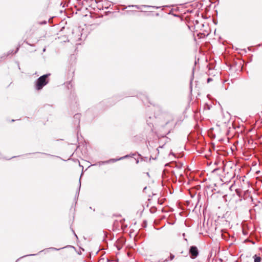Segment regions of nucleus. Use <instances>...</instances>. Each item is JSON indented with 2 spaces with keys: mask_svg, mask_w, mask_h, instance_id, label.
I'll use <instances>...</instances> for the list:
<instances>
[{
  "mask_svg": "<svg viewBox=\"0 0 262 262\" xmlns=\"http://www.w3.org/2000/svg\"><path fill=\"white\" fill-rule=\"evenodd\" d=\"M50 75V74L43 75L38 78L36 83L35 87L36 90H40L48 83L47 78Z\"/></svg>",
  "mask_w": 262,
  "mask_h": 262,
  "instance_id": "nucleus-1",
  "label": "nucleus"
},
{
  "mask_svg": "<svg viewBox=\"0 0 262 262\" xmlns=\"http://www.w3.org/2000/svg\"><path fill=\"white\" fill-rule=\"evenodd\" d=\"M174 127V122L172 119H169L160 128V132H164L165 134H169Z\"/></svg>",
  "mask_w": 262,
  "mask_h": 262,
  "instance_id": "nucleus-2",
  "label": "nucleus"
},
{
  "mask_svg": "<svg viewBox=\"0 0 262 262\" xmlns=\"http://www.w3.org/2000/svg\"><path fill=\"white\" fill-rule=\"evenodd\" d=\"M198 28H208L207 24L205 23L204 20L207 18V16H204L203 13L200 11L198 12Z\"/></svg>",
  "mask_w": 262,
  "mask_h": 262,
  "instance_id": "nucleus-3",
  "label": "nucleus"
},
{
  "mask_svg": "<svg viewBox=\"0 0 262 262\" xmlns=\"http://www.w3.org/2000/svg\"><path fill=\"white\" fill-rule=\"evenodd\" d=\"M189 252L191 254L192 258H194L196 257V247L195 246L191 247Z\"/></svg>",
  "mask_w": 262,
  "mask_h": 262,
  "instance_id": "nucleus-4",
  "label": "nucleus"
},
{
  "mask_svg": "<svg viewBox=\"0 0 262 262\" xmlns=\"http://www.w3.org/2000/svg\"><path fill=\"white\" fill-rule=\"evenodd\" d=\"M124 243V239L123 238L120 239L118 240L116 243V247H117V248L118 249H120L122 248Z\"/></svg>",
  "mask_w": 262,
  "mask_h": 262,
  "instance_id": "nucleus-5",
  "label": "nucleus"
},
{
  "mask_svg": "<svg viewBox=\"0 0 262 262\" xmlns=\"http://www.w3.org/2000/svg\"><path fill=\"white\" fill-rule=\"evenodd\" d=\"M207 6H205L203 8V3L202 1H200L198 2V9H201V10H203V9H205Z\"/></svg>",
  "mask_w": 262,
  "mask_h": 262,
  "instance_id": "nucleus-6",
  "label": "nucleus"
},
{
  "mask_svg": "<svg viewBox=\"0 0 262 262\" xmlns=\"http://www.w3.org/2000/svg\"><path fill=\"white\" fill-rule=\"evenodd\" d=\"M253 258H254V262H260L261 261V257L256 254H255L253 256Z\"/></svg>",
  "mask_w": 262,
  "mask_h": 262,
  "instance_id": "nucleus-7",
  "label": "nucleus"
},
{
  "mask_svg": "<svg viewBox=\"0 0 262 262\" xmlns=\"http://www.w3.org/2000/svg\"><path fill=\"white\" fill-rule=\"evenodd\" d=\"M189 193L191 197H194L195 194L194 188H192L191 189L189 190Z\"/></svg>",
  "mask_w": 262,
  "mask_h": 262,
  "instance_id": "nucleus-8",
  "label": "nucleus"
},
{
  "mask_svg": "<svg viewBox=\"0 0 262 262\" xmlns=\"http://www.w3.org/2000/svg\"><path fill=\"white\" fill-rule=\"evenodd\" d=\"M205 36V35L203 33H200V34H198V35H197V36L199 38H202L203 36Z\"/></svg>",
  "mask_w": 262,
  "mask_h": 262,
  "instance_id": "nucleus-9",
  "label": "nucleus"
},
{
  "mask_svg": "<svg viewBox=\"0 0 262 262\" xmlns=\"http://www.w3.org/2000/svg\"><path fill=\"white\" fill-rule=\"evenodd\" d=\"M170 260H172L173 259L174 256L172 254H170Z\"/></svg>",
  "mask_w": 262,
  "mask_h": 262,
  "instance_id": "nucleus-10",
  "label": "nucleus"
},
{
  "mask_svg": "<svg viewBox=\"0 0 262 262\" xmlns=\"http://www.w3.org/2000/svg\"><path fill=\"white\" fill-rule=\"evenodd\" d=\"M212 80V79L211 78H207V82H209L210 81Z\"/></svg>",
  "mask_w": 262,
  "mask_h": 262,
  "instance_id": "nucleus-11",
  "label": "nucleus"
},
{
  "mask_svg": "<svg viewBox=\"0 0 262 262\" xmlns=\"http://www.w3.org/2000/svg\"><path fill=\"white\" fill-rule=\"evenodd\" d=\"M197 153H198V155L199 154H202V152H199L198 150V151H197Z\"/></svg>",
  "mask_w": 262,
  "mask_h": 262,
  "instance_id": "nucleus-12",
  "label": "nucleus"
},
{
  "mask_svg": "<svg viewBox=\"0 0 262 262\" xmlns=\"http://www.w3.org/2000/svg\"><path fill=\"white\" fill-rule=\"evenodd\" d=\"M199 196H198V201H197V202H198V204L199 203Z\"/></svg>",
  "mask_w": 262,
  "mask_h": 262,
  "instance_id": "nucleus-13",
  "label": "nucleus"
},
{
  "mask_svg": "<svg viewBox=\"0 0 262 262\" xmlns=\"http://www.w3.org/2000/svg\"><path fill=\"white\" fill-rule=\"evenodd\" d=\"M217 170V169H214L213 171H216Z\"/></svg>",
  "mask_w": 262,
  "mask_h": 262,
  "instance_id": "nucleus-14",
  "label": "nucleus"
},
{
  "mask_svg": "<svg viewBox=\"0 0 262 262\" xmlns=\"http://www.w3.org/2000/svg\"><path fill=\"white\" fill-rule=\"evenodd\" d=\"M194 69H193V74H194Z\"/></svg>",
  "mask_w": 262,
  "mask_h": 262,
  "instance_id": "nucleus-15",
  "label": "nucleus"
},
{
  "mask_svg": "<svg viewBox=\"0 0 262 262\" xmlns=\"http://www.w3.org/2000/svg\"><path fill=\"white\" fill-rule=\"evenodd\" d=\"M164 132V135H163V137H164V136H165L166 135L165 134V132Z\"/></svg>",
  "mask_w": 262,
  "mask_h": 262,
  "instance_id": "nucleus-16",
  "label": "nucleus"
},
{
  "mask_svg": "<svg viewBox=\"0 0 262 262\" xmlns=\"http://www.w3.org/2000/svg\"><path fill=\"white\" fill-rule=\"evenodd\" d=\"M194 64H195V65L196 64V61H195Z\"/></svg>",
  "mask_w": 262,
  "mask_h": 262,
  "instance_id": "nucleus-17",
  "label": "nucleus"
},
{
  "mask_svg": "<svg viewBox=\"0 0 262 262\" xmlns=\"http://www.w3.org/2000/svg\"><path fill=\"white\" fill-rule=\"evenodd\" d=\"M199 185H198V188H197V189H198V190L199 189Z\"/></svg>",
  "mask_w": 262,
  "mask_h": 262,
  "instance_id": "nucleus-18",
  "label": "nucleus"
}]
</instances>
